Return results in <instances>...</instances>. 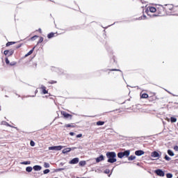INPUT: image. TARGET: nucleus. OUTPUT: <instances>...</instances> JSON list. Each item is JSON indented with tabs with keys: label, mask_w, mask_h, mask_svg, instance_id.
I'll use <instances>...</instances> for the list:
<instances>
[{
	"label": "nucleus",
	"mask_w": 178,
	"mask_h": 178,
	"mask_svg": "<svg viewBox=\"0 0 178 178\" xmlns=\"http://www.w3.org/2000/svg\"><path fill=\"white\" fill-rule=\"evenodd\" d=\"M30 145H31V147H34V145H35V143H34V141L31 140V141L30 142Z\"/></svg>",
	"instance_id": "nucleus-40"
},
{
	"label": "nucleus",
	"mask_w": 178,
	"mask_h": 178,
	"mask_svg": "<svg viewBox=\"0 0 178 178\" xmlns=\"http://www.w3.org/2000/svg\"><path fill=\"white\" fill-rule=\"evenodd\" d=\"M151 156L152 158H159L160 155L159 153H158V152L154 151L152 152Z\"/></svg>",
	"instance_id": "nucleus-13"
},
{
	"label": "nucleus",
	"mask_w": 178,
	"mask_h": 178,
	"mask_svg": "<svg viewBox=\"0 0 178 178\" xmlns=\"http://www.w3.org/2000/svg\"><path fill=\"white\" fill-rule=\"evenodd\" d=\"M147 98L149 102H155V101H156V96L155 95L149 96Z\"/></svg>",
	"instance_id": "nucleus-12"
},
{
	"label": "nucleus",
	"mask_w": 178,
	"mask_h": 178,
	"mask_svg": "<svg viewBox=\"0 0 178 178\" xmlns=\"http://www.w3.org/2000/svg\"><path fill=\"white\" fill-rule=\"evenodd\" d=\"M86 161H81L80 162H79V165H80V166H86Z\"/></svg>",
	"instance_id": "nucleus-27"
},
{
	"label": "nucleus",
	"mask_w": 178,
	"mask_h": 178,
	"mask_svg": "<svg viewBox=\"0 0 178 178\" xmlns=\"http://www.w3.org/2000/svg\"><path fill=\"white\" fill-rule=\"evenodd\" d=\"M155 173L157 175V176H160L161 177H163V176H165V172L161 169L156 170Z\"/></svg>",
	"instance_id": "nucleus-9"
},
{
	"label": "nucleus",
	"mask_w": 178,
	"mask_h": 178,
	"mask_svg": "<svg viewBox=\"0 0 178 178\" xmlns=\"http://www.w3.org/2000/svg\"><path fill=\"white\" fill-rule=\"evenodd\" d=\"M49 164L48 163H44V168H49Z\"/></svg>",
	"instance_id": "nucleus-43"
},
{
	"label": "nucleus",
	"mask_w": 178,
	"mask_h": 178,
	"mask_svg": "<svg viewBox=\"0 0 178 178\" xmlns=\"http://www.w3.org/2000/svg\"><path fill=\"white\" fill-rule=\"evenodd\" d=\"M40 88L41 92H42V94H48V90H47V87L42 85Z\"/></svg>",
	"instance_id": "nucleus-11"
},
{
	"label": "nucleus",
	"mask_w": 178,
	"mask_h": 178,
	"mask_svg": "<svg viewBox=\"0 0 178 178\" xmlns=\"http://www.w3.org/2000/svg\"><path fill=\"white\" fill-rule=\"evenodd\" d=\"M34 65H35V67H37V63H34Z\"/></svg>",
	"instance_id": "nucleus-47"
},
{
	"label": "nucleus",
	"mask_w": 178,
	"mask_h": 178,
	"mask_svg": "<svg viewBox=\"0 0 178 178\" xmlns=\"http://www.w3.org/2000/svg\"><path fill=\"white\" fill-rule=\"evenodd\" d=\"M174 149H175V151L178 152V146H177V145H175V146L174 147Z\"/></svg>",
	"instance_id": "nucleus-44"
},
{
	"label": "nucleus",
	"mask_w": 178,
	"mask_h": 178,
	"mask_svg": "<svg viewBox=\"0 0 178 178\" xmlns=\"http://www.w3.org/2000/svg\"><path fill=\"white\" fill-rule=\"evenodd\" d=\"M149 12L151 13H157V7L155 8V7H153V6H150L149 7V10H147V15H149Z\"/></svg>",
	"instance_id": "nucleus-8"
},
{
	"label": "nucleus",
	"mask_w": 178,
	"mask_h": 178,
	"mask_svg": "<svg viewBox=\"0 0 178 178\" xmlns=\"http://www.w3.org/2000/svg\"><path fill=\"white\" fill-rule=\"evenodd\" d=\"M56 83H58V81L54 80L48 81V84H56Z\"/></svg>",
	"instance_id": "nucleus-29"
},
{
	"label": "nucleus",
	"mask_w": 178,
	"mask_h": 178,
	"mask_svg": "<svg viewBox=\"0 0 178 178\" xmlns=\"http://www.w3.org/2000/svg\"><path fill=\"white\" fill-rule=\"evenodd\" d=\"M33 169L36 171H38L41 170V169H42V167H41L40 165H34Z\"/></svg>",
	"instance_id": "nucleus-18"
},
{
	"label": "nucleus",
	"mask_w": 178,
	"mask_h": 178,
	"mask_svg": "<svg viewBox=\"0 0 178 178\" xmlns=\"http://www.w3.org/2000/svg\"><path fill=\"white\" fill-rule=\"evenodd\" d=\"M136 159V156H130L128 157V161H134Z\"/></svg>",
	"instance_id": "nucleus-26"
},
{
	"label": "nucleus",
	"mask_w": 178,
	"mask_h": 178,
	"mask_svg": "<svg viewBox=\"0 0 178 178\" xmlns=\"http://www.w3.org/2000/svg\"><path fill=\"white\" fill-rule=\"evenodd\" d=\"M39 33H42L41 29H38Z\"/></svg>",
	"instance_id": "nucleus-46"
},
{
	"label": "nucleus",
	"mask_w": 178,
	"mask_h": 178,
	"mask_svg": "<svg viewBox=\"0 0 178 178\" xmlns=\"http://www.w3.org/2000/svg\"><path fill=\"white\" fill-rule=\"evenodd\" d=\"M35 92H38V90H35Z\"/></svg>",
	"instance_id": "nucleus-49"
},
{
	"label": "nucleus",
	"mask_w": 178,
	"mask_h": 178,
	"mask_svg": "<svg viewBox=\"0 0 178 178\" xmlns=\"http://www.w3.org/2000/svg\"><path fill=\"white\" fill-rule=\"evenodd\" d=\"M73 149H76V147H73Z\"/></svg>",
	"instance_id": "nucleus-50"
},
{
	"label": "nucleus",
	"mask_w": 178,
	"mask_h": 178,
	"mask_svg": "<svg viewBox=\"0 0 178 178\" xmlns=\"http://www.w3.org/2000/svg\"><path fill=\"white\" fill-rule=\"evenodd\" d=\"M164 9L166 12V15H172V13L176 12V10H175V6L172 4H165L164 6Z\"/></svg>",
	"instance_id": "nucleus-2"
},
{
	"label": "nucleus",
	"mask_w": 178,
	"mask_h": 178,
	"mask_svg": "<svg viewBox=\"0 0 178 178\" xmlns=\"http://www.w3.org/2000/svg\"><path fill=\"white\" fill-rule=\"evenodd\" d=\"M74 134H75L74 132H70V136H74Z\"/></svg>",
	"instance_id": "nucleus-45"
},
{
	"label": "nucleus",
	"mask_w": 178,
	"mask_h": 178,
	"mask_svg": "<svg viewBox=\"0 0 178 178\" xmlns=\"http://www.w3.org/2000/svg\"><path fill=\"white\" fill-rule=\"evenodd\" d=\"M54 37H55V33H50L47 35L48 38H54Z\"/></svg>",
	"instance_id": "nucleus-20"
},
{
	"label": "nucleus",
	"mask_w": 178,
	"mask_h": 178,
	"mask_svg": "<svg viewBox=\"0 0 178 178\" xmlns=\"http://www.w3.org/2000/svg\"><path fill=\"white\" fill-rule=\"evenodd\" d=\"M81 137H83V134H81L76 135V138H80Z\"/></svg>",
	"instance_id": "nucleus-41"
},
{
	"label": "nucleus",
	"mask_w": 178,
	"mask_h": 178,
	"mask_svg": "<svg viewBox=\"0 0 178 178\" xmlns=\"http://www.w3.org/2000/svg\"><path fill=\"white\" fill-rule=\"evenodd\" d=\"M104 173H106V175H109V173H111V170L109 169H106L104 170Z\"/></svg>",
	"instance_id": "nucleus-36"
},
{
	"label": "nucleus",
	"mask_w": 178,
	"mask_h": 178,
	"mask_svg": "<svg viewBox=\"0 0 178 178\" xmlns=\"http://www.w3.org/2000/svg\"><path fill=\"white\" fill-rule=\"evenodd\" d=\"M106 156L108 158L107 162L109 163H115L116 162V153L115 152H108L106 153Z\"/></svg>",
	"instance_id": "nucleus-1"
},
{
	"label": "nucleus",
	"mask_w": 178,
	"mask_h": 178,
	"mask_svg": "<svg viewBox=\"0 0 178 178\" xmlns=\"http://www.w3.org/2000/svg\"><path fill=\"white\" fill-rule=\"evenodd\" d=\"M130 155V150H126L124 152H121L118 153V156L120 159H122L125 156V158H129Z\"/></svg>",
	"instance_id": "nucleus-4"
},
{
	"label": "nucleus",
	"mask_w": 178,
	"mask_h": 178,
	"mask_svg": "<svg viewBox=\"0 0 178 178\" xmlns=\"http://www.w3.org/2000/svg\"><path fill=\"white\" fill-rule=\"evenodd\" d=\"M36 38H38V35H34L33 37L31 38V40L32 41H34V40H35Z\"/></svg>",
	"instance_id": "nucleus-37"
},
{
	"label": "nucleus",
	"mask_w": 178,
	"mask_h": 178,
	"mask_svg": "<svg viewBox=\"0 0 178 178\" xmlns=\"http://www.w3.org/2000/svg\"><path fill=\"white\" fill-rule=\"evenodd\" d=\"M72 151V148L67 147L63 150V154H67V152H70Z\"/></svg>",
	"instance_id": "nucleus-16"
},
{
	"label": "nucleus",
	"mask_w": 178,
	"mask_h": 178,
	"mask_svg": "<svg viewBox=\"0 0 178 178\" xmlns=\"http://www.w3.org/2000/svg\"><path fill=\"white\" fill-rule=\"evenodd\" d=\"M65 127H74V125L70 124H67L65 125Z\"/></svg>",
	"instance_id": "nucleus-35"
},
{
	"label": "nucleus",
	"mask_w": 178,
	"mask_h": 178,
	"mask_svg": "<svg viewBox=\"0 0 178 178\" xmlns=\"http://www.w3.org/2000/svg\"><path fill=\"white\" fill-rule=\"evenodd\" d=\"M108 70L109 72H120V70H118V69H110Z\"/></svg>",
	"instance_id": "nucleus-32"
},
{
	"label": "nucleus",
	"mask_w": 178,
	"mask_h": 178,
	"mask_svg": "<svg viewBox=\"0 0 178 178\" xmlns=\"http://www.w3.org/2000/svg\"><path fill=\"white\" fill-rule=\"evenodd\" d=\"M49 172H50L49 169H46L43 171V173H44V175H47V174L49 173Z\"/></svg>",
	"instance_id": "nucleus-34"
},
{
	"label": "nucleus",
	"mask_w": 178,
	"mask_h": 178,
	"mask_svg": "<svg viewBox=\"0 0 178 178\" xmlns=\"http://www.w3.org/2000/svg\"><path fill=\"white\" fill-rule=\"evenodd\" d=\"M164 159H165V161H170V157H169L168 155H165Z\"/></svg>",
	"instance_id": "nucleus-38"
},
{
	"label": "nucleus",
	"mask_w": 178,
	"mask_h": 178,
	"mask_svg": "<svg viewBox=\"0 0 178 178\" xmlns=\"http://www.w3.org/2000/svg\"><path fill=\"white\" fill-rule=\"evenodd\" d=\"M168 154L170 155V156H175V153H173V152L170 149L168 150Z\"/></svg>",
	"instance_id": "nucleus-22"
},
{
	"label": "nucleus",
	"mask_w": 178,
	"mask_h": 178,
	"mask_svg": "<svg viewBox=\"0 0 178 178\" xmlns=\"http://www.w3.org/2000/svg\"><path fill=\"white\" fill-rule=\"evenodd\" d=\"M60 113H61L62 116H64V118L65 119H72L73 118V115H72L71 114L67 113L66 111H62L60 112Z\"/></svg>",
	"instance_id": "nucleus-6"
},
{
	"label": "nucleus",
	"mask_w": 178,
	"mask_h": 178,
	"mask_svg": "<svg viewBox=\"0 0 178 178\" xmlns=\"http://www.w3.org/2000/svg\"><path fill=\"white\" fill-rule=\"evenodd\" d=\"M166 11L165 10V7L161 5L157 6V13L156 16H166Z\"/></svg>",
	"instance_id": "nucleus-3"
},
{
	"label": "nucleus",
	"mask_w": 178,
	"mask_h": 178,
	"mask_svg": "<svg viewBox=\"0 0 178 178\" xmlns=\"http://www.w3.org/2000/svg\"><path fill=\"white\" fill-rule=\"evenodd\" d=\"M170 122H171V123H176V122H177V119L175 117H171Z\"/></svg>",
	"instance_id": "nucleus-19"
},
{
	"label": "nucleus",
	"mask_w": 178,
	"mask_h": 178,
	"mask_svg": "<svg viewBox=\"0 0 178 178\" xmlns=\"http://www.w3.org/2000/svg\"><path fill=\"white\" fill-rule=\"evenodd\" d=\"M17 63L16 61H13V62H11L10 63V66H15V65H17Z\"/></svg>",
	"instance_id": "nucleus-30"
},
{
	"label": "nucleus",
	"mask_w": 178,
	"mask_h": 178,
	"mask_svg": "<svg viewBox=\"0 0 178 178\" xmlns=\"http://www.w3.org/2000/svg\"><path fill=\"white\" fill-rule=\"evenodd\" d=\"M62 146H52V147H49V151H60L62 149Z\"/></svg>",
	"instance_id": "nucleus-7"
},
{
	"label": "nucleus",
	"mask_w": 178,
	"mask_h": 178,
	"mask_svg": "<svg viewBox=\"0 0 178 178\" xmlns=\"http://www.w3.org/2000/svg\"><path fill=\"white\" fill-rule=\"evenodd\" d=\"M26 170L29 172H31L33 170V167L29 166L26 168Z\"/></svg>",
	"instance_id": "nucleus-28"
},
{
	"label": "nucleus",
	"mask_w": 178,
	"mask_h": 178,
	"mask_svg": "<svg viewBox=\"0 0 178 178\" xmlns=\"http://www.w3.org/2000/svg\"><path fill=\"white\" fill-rule=\"evenodd\" d=\"M14 44H16V42H8L6 43V47H10V45H13Z\"/></svg>",
	"instance_id": "nucleus-23"
},
{
	"label": "nucleus",
	"mask_w": 178,
	"mask_h": 178,
	"mask_svg": "<svg viewBox=\"0 0 178 178\" xmlns=\"http://www.w3.org/2000/svg\"><path fill=\"white\" fill-rule=\"evenodd\" d=\"M13 54H15V50L10 49L9 50H5L4 52H3V54L6 56H12V55H13Z\"/></svg>",
	"instance_id": "nucleus-5"
},
{
	"label": "nucleus",
	"mask_w": 178,
	"mask_h": 178,
	"mask_svg": "<svg viewBox=\"0 0 178 178\" xmlns=\"http://www.w3.org/2000/svg\"><path fill=\"white\" fill-rule=\"evenodd\" d=\"M6 65H10V63L8 57L6 58Z\"/></svg>",
	"instance_id": "nucleus-39"
},
{
	"label": "nucleus",
	"mask_w": 178,
	"mask_h": 178,
	"mask_svg": "<svg viewBox=\"0 0 178 178\" xmlns=\"http://www.w3.org/2000/svg\"><path fill=\"white\" fill-rule=\"evenodd\" d=\"M143 19H145V15L143 16Z\"/></svg>",
	"instance_id": "nucleus-48"
},
{
	"label": "nucleus",
	"mask_w": 178,
	"mask_h": 178,
	"mask_svg": "<svg viewBox=\"0 0 178 178\" xmlns=\"http://www.w3.org/2000/svg\"><path fill=\"white\" fill-rule=\"evenodd\" d=\"M31 163V161H23L21 163V165H30Z\"/></svg>",
	"instance_id": "nucleus-24"
},
{
	"label": "nucleus",
	"mask_w": 178,
	"mask_h": 178,
	"mask_svg": "<svg viewBox=\"0 0 178 178\" xmlns=\"http://www.w3.org/2000/svg\"><path fill=\"white\" fill-rule=\"evenodd\" d=\"M79 158H77V157L74 158L72 160L69 161V163L70 165H76V163H79Z\"/></svg>",
	"instance_id": "nucleus-10"
},
{
	"label": "nucleus",
	"mask_w": 178,
	"mask_h": 178,
	"mask_svg": "<svg viewBox=\"0 0 178 178\" xmlns=\"http://www.w3.org/2000/svg\"><path fill=\"white\" fill-rule=\"evenodd\" d=\"M42 41H44V38L40 37V40H39L38 42V44H41V42H42Z\"/></svg>",
	"instance_id": "nucleus-31"
},
{
	"label": "nucleus",
	"mask_w": 178,
	"mask_h": 178,
	"mask_svg": "<svg viewBox=\"0 0 178 178\" xmlns=\"http://www.w3.org/2000/svg\"><path fill=\"white\" fill-rule=\"evenodd\" d=\"M166 177L167 178H172L173 177V175H172L170 173H168V174H166Z\"/></svg>",
	"instance_id": "nucleus-33"
},
{
	"label": "nucleus",
	"mask_w": 178,
	"mask_h": 178,
	"mask_svg": "<svg viewBox=\"0 0 178 178\" xmlns=\"http://www.w3.org/2000/svg\"><path fill=\"white\" fill-rule=\"evenodd\" d=\"M149 96H148V94L147 93H143L141 95H140V98H148Z\"/></svg>",
	"instance_id": "nucleus-25"
},
{
	"label": "nucleus",
	"mask_w": 178,
	"mask_h": 178,
	"mask_svg": "<svg viewBox=\"0 0 178 178\" xmlns=\"http://www.w3.org/2000/svg\"><path fill=\"white\" fill-rule=\"evenodd\" d=\"M105 158L104 157V155H100L99 157L96 158V162L97 163H99V162L104 161Z\"/></svg>",
	"instance_id": "nucleus-14"
},
{
	"label": "nucleus",
	"mask_w": 178,
	"mask_h": 178,
	"mask_svg": "<svg viewBox=\"0 0 178 178\" xmlns=\"http://www.w3.org/2000/svg\"><path fill=\"white\" fill-rule=\"evenodd\" d=\"M140 19H143V17H141V18Z\"/></svg>",
	"instance_id": "nucleus-51"
},
{
	"label": "nucleus",
	"mask_w": 178,
	"mask_h": 178,
	"mask_svg": "<svg viewBox=\"0 0 178 178\" xmlns=\"http://www.w3.org/2000/svg\"><path fill=\"white\" fill-rule=\"evenodd\" d=\"M35 47H33L31 50H30L26 55L25 57L26 58V56H30V55H31V54H33L34 52V49Z\"/></svg>",
	"instance_id": "nucleus-17"
},
{
	"label": "nucleus",
	"mask_w": 178,
	"mask_h": 178,
	"mask_svg": "<svg viewBox=\"0 0 178 178\" xmlns=\"http://www.w3.org/2000/svg\"><path fill=\"white\" fill-rule=\"evenodd\" d=\"M145 152L143 150H137L135 152V155L137 156H141V155H144Z\"/></svg>",
	"instance_id": "nucleus-15"
},
{
	"label": "nucleus",
	"mask_w": 178,
	"mask_h": 178,
	"mask_svg": "<svg viewBox=\"0 0 178 178\" xmlns=\"http://www.w3.org/2000/svg\"><path fill=\"white\" fill-rule=\"evenodd\" d=\"M20 47H22V44H19L17 45L15 47V48H16V49H19V48H20Z\"/></svg>",
	"instance_id": "nucleus-42"
},
{
	"label": "nucleus",
	"mask_w": 178,
	"mask_h": 178,
	"mask_svg": "<svg viewBox=\"0 0 178 178\" xmlns=\"http://www.w3.org/2000/svg\"><path fill=\"white\" fill-rule=\"evenodd\" d=\"M104 124H105V122H104V121H98L97 122V126H104Z\"/></svg>",
	"instance_id": "nucleus-21"
}]
</instances>
